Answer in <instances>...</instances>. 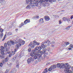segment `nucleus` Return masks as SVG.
Segmentation results:
<instances>
[{
	"label": "nucleus",
	"instance_id": "f257e3e1",
	"mask_svg": "<svg viewBox=\"0 0 73 73\" xmlns=\"http://www.w3.org/2000/svg\"><path fill=\"white\" fill-rule=\"evenodd\" d=\"M57 66L58 68H59L60 69H64L65 68L66 71L65 72L66 73H72V71H73V67L71 68V66L69 65V64H57ZM71 69L72 70H69Z\"/></svg>",
	"mask_w": 73,
	"mask_h": 73
},
{
	"label": "nucleus",
	"instance_id": "f03ea898",
	"mask_svg": "<svg viewBox=\"0 0 73 73\" xmlns=\"http://www.w3.org/2000/svg\"><path fill=\"white\" fill-rule=\"evenodd\" d=\"M42 50L41 51L40 50H39L38 51V54L39 57H41L42 56V54H45V52L46 51V49L45 48H43Z\"/></svg>",
	"mask_w": 73,
	"mask_h": 73
},
{
	"label": "nucleus",
	"instance_id": "7ed1b4c3",
	"mask_svg": "<svg viewBox=\"0 0 73 73\" xmlns=\"http://www.w3.org/2000/svg\"><path fill=\"white\" fill-rule=\"evenodd\" d=\"M21 42H22V40L21 39H19L16 44V45L15 46V48L17 49H18L19 48V46H21Z\"/></svg>",
	"mask_w": 73,
	"mask_h": 73
},
{
	"label": "nucleus",
	"instance_id": "20e7f679",
	"mask_svg": "<svg viewBox=\"0 0 73 73\" xmlns=\"http://www.w3.org/2000/svg\"><path fill=\"white\" fill-rule=\"evenodd\" d=\"M38 52H32L30 54V56L32 57H33L34 56H37L38 57Z\"/></svg>",
	"mask_w": 73,
	"mask_h": 73
},
{
	"label": "nucleus",
	"instance_id": "39448f33",
	"mask_svg": "<svg viewBox=\"0 0 73 73\" xmlns=\"http://www.w3.org/2000/svg\"><path fill=\"white\" fill-rule=\"evenodd\" d=\"M38 1H37V0L36 1L35 0H33L32 2L33 4L34 5L35 4L36 7H38Z\"/></svg>",
	"mask_w": 73,
	"mask_h": 73
},
{
	"label": "nucleus",
	"instance_id": "423d86ee",
	"mask_svg": "<svg viewBox=\"0 0 73 73\" xmlns=\"http://www.w3.org/2000/svg\"><path fill=\"white\" fill-rule=\"evenodd\" d=\"M44 19L46 21H49L50 20L49 17L47 16H45L44 17Z\"/></svg>",
	"mask_w": 73,
	"mask_h": 73
},
{
	"label": "nucleus",
	"instance_id": "0eeeda50",
	"mask_svg": "<svg viewBox=\"0 0 73 73\" xmlns=\"http://www.w3.org/2000/svg\"><path fill=\"white\" fill-rule=\"evenodd\" d=\"M30 20H28V19H26V20H25L24 22V23L25 24H27V23H30Z\"/></svg>",
	"mask_w": 73,
	"mask_h": 73
},
{
	"label": "nucleus",
	"instance_id": "6e6552de",
	"mask_svg": "<svg viewBox=\"0 0 73 73\" xmlns=\"http://www.w3.org/2000/svg\"><path fill=\"white\" fill-rule=\"evenodd\" d=\"M36 45L34 43V42H33V43H32L31 44V49H33L34 48H35V46Z\"/></svg>",
	"mask_w": 73,
	"mask_h": 73
},
{
	"label": "nucleus",
	"instance_id": "1a4fd4ad",
	"mask_svg": "<svg viewBox=\"0 0 73 73\" xmlns=\"http://www.w3.org/2000/svg\"><path fill=\"white\" fill-rule=\"evenodd\" d=\"M48 42H50V40H45L42 43V44H47Z\"/></svg>",
	"mask_w": 73,
	"mask_h": 73
},
{
	"label": "nucleus",
	"instance_id": "9d476101",
	"mask_svg": "<svg viewBox=\"0 0 73 73\" xmlns=\"http://www.w3.org/2000/svg\"><path fill=\"white\" fill-rule=\"evenodd\" d=\"M29 5L30 6L31 8H34L35 7V5H33V3H29Z\"/></svg>",
	"mask_w": 73,
	"mask_h": 73
},
{
	"label": "nucleus",
	"instance_id": "9b49d317",
	"mask_svg": "<svg viewBox=\"0 0 73 73\" xmlns=\"http://www.w3.org/2000/svg\"><path fill=\"white\" fill-rule=\"evenodd\" d=\"M34 42V44H35L36 45H39L40 44V43L38 42H36V40H34L33 41Z\"/></svg>",
	"mask_w": 73,
	"mask_h": 73
},
{
	"label": "nucleus",
	"instance_id": "f8f14e48",
	"mask_svg": "<svg viewBox=\"0 0 73 73\" xmlns=\"http://www.w3.org/2000/svg\"><path fill=\"white\" fill-rule=\"evenodd\" d=\"M37 1H38V4H39V5H42V0H37Z\"/></svg>",
	"mask_w": 73,
	"mask_h": 73
},
{
	"label": "nucleus",
	"instance_id": "ddd939ff",
	"mask_svg": "<svg viewBox=\"0 0 73 73\" xmlns=\"http://www.w3.org/2000/svg\"><path fill=\"white\" fill-rule=\"evenodd\" d=\"M51 66L52 69H55V68H57V66H56V65H52Z\"/></svg>",
	"mask_w": 73,
	"mask_h": 73
},
{
	"label": "nucleus",
	"instance_id": "4468645a",
	"mask_svg": "<svg viewBox=\"0 0 73 73\" xmlns=\"http://www.w3.org/2000/svg\"><path fill=\"white\" fill-rule=\"evenodd\" d=\"M1 54H2V55H5V54H4V52H5V50H1Z\"/></svg>",
	"mask_w": 73,
	"mask_h": 73
},
{
	"label": "nucleus",
	"instance_id": "2eb2a0df",
	"mask_svg": "<svg viewBox=\"0 0 73 73\" xmlns=\"http://www.w3.org/2000/svg\"><path fill=\"white\" fill-rule=\"evenodd\" d=\"M6 34L7 35V36H9L10 35H11L12 34V33L10 32L9 33H6Z\"/></svg>",
	"mask_w": 73,
	"mask_h": 73
},
{
	"label": "nucleus",
	"instance_id": "dca6fc26",
	"mask_svg": "<svg viewBox=\"0 0 73 73\" xmlns=\"http://www.w3.org/2000/svg\"><path fill=\"white\" fill-rule=\"evenodd\" d=\"M27 61L28 64H30L31 62V60L30 58H29L28 59Z\"/></svg>",
	"mask_w": 73,
	"mask_h": 73
},
{
	"label": "nucleus",
	"instance_id": "f3484780",
	"mask_svg": "<svg viewBox=\"0 0 73 73\" xmlns=\"http://www.w3.org/2000/svg\"><path fill=\"white\" fill-rule=\"evenodd\" d=\"M0 58L3 59L4 58V55L1 54L0 55Z\"/></svg>",
	"mask_w": 73,
	"mask_h": 73
},
{
	"label": "nucleus",
	"instance_id": "a211bd4d",
	"mask_svg": "<svg viewBox=\"0 0 73 73\" xmlns=\"http://www.w3.org/2000/svg\"><path fill=\"white\" fill-rule=\"evenodd\" d=\"M10 42L12 44H13V45H14L15 44V43L12 40H10Z\"/></svg>",
	"mask_w": 73,
	"mask_h": 73
},
{
	"label": "nucleus",
	"instance_id": "6ab92c4d",
	"mask_svg": "<svg viewBox=\"0 0 73 73\" xmlns=\"http://www.w3.org/2000/svg\"><path fill=\"white\" fill-rule=\"evenodd\" d=\"M48 1L50 3H52V1H53V2H55L56 0H48Z\"/></svg>",
	"mask_w": 73,
	"mask_h": 73
},
{
	"label": "nucleus",
	"instance_id": "aec40b11",
	"mask_svg": "<svg viewBox=\"0 0 73 73\" xmlns=\"http://www.w3.org/2000/svg\"><path fill=\"white\" fill-rule=\"evenodd\" d=\"M40 22L41 23H44V21H43V19H40Z\"/></svg>",
	"mask_w": 73,
	"mask_h": 73
},
{
	"label": "nucleus",
	"instance_id": "412c9836",
	"mask_svg": "<svg viewBox=\"0 0 73 73\" xmlns=\"http://www.w3.org/2000/svg\"><path fill=\"white\" fill-rule=\"evenodd\" d=\"M52 68L51 67V66H50V67L49 68L48 70V71H52Z\"/></svg>",
	"mask_w": 73,
	"mask_h": 73
},
{
	"label": "nucleus",
	"instance_id": "4be33fe9",
	"mask_svg": "<svg viewBox=\"0 0 73 73\" xmlns=\"http://www.w3.org/2000/svg\"><path fill=\"white\" fill-rule=\"evenodd\" d=\"M1 50H4L3 49H5V48L3 46H1Z\"/></svg>",
	"mask_w": 73,
	"mask_h": 73
},
{
	"label": "nucleus",
	"instance_id": "5701e85b",
	"mask_svg": "<svg viewBox=\"0 0 73 73\" xmlns=\"http://www.w3.org/2000/svg\"><path fill=\"white\" fill-rule=\"evenodd\" d=\"M41 46L43 48H45V46H44V44H41Z\"/></svg>",
	"mask_w": 73,
	"mask_h": 73
},
{
	"label": "nucleus",
	"instance_id": "b1692460",
	"mask_svg": "<svg viewBox=\"0 0 73 73\" xmlns=\"http://www.w3.org/2000/svg\"><path fill=\"white\" fill-rule=\"evenodd\" d=\"M13 61L15 62V60H16V57H15L13 58L12 59Z\"/></svg>",
	"mask_w": 73,
	"mask_h": 73
},
{
	"label": "nucleus",
	"instance_id": "393cba45",
	"mask_svg": "<svg viewBox=\"0 0 73 73\" xmlns=\"http://www.w3.org/2000/svg\"><path fill=\"white\" fill-rule=\"evenodd\" d=\"M31 7L29 6V5H28L26 7V8L27 9H30Z\"/></svg>",
	"mask_w": 73,
	"mask_h": 73
},
{
	"label": "nucleus",
	"instance_id": "a878e982",
	"mask_svg": "<svg viewBox=\"0 0 73 73\" xmlns=\"http://www.w3.org/2000/svg\"><path fill=\"white\" fill-rule=\"evenodd\" d=\"M30 59L31 60V61H34V58L33 57H30Z\"/></svg>",
	"mask_w": 73,
	"mask_h": 73
},
{
	"label": "nucleus",
	"instance_id": "bb28decb",
	"mask_svg": "<svg viewBox=\"0 0 73 73\" xmlns=\"http://www.w3.org/2000/svg\"><path fill=\"white\" fill-rule=\"evenodd\" d=\"M38 48H39V49L40 50H41V49H42L43 48H42V47L41 46H39L38 47Z\"/></svg>",
	"mask_w": 73,
	"mask_h": 73
},
{
	"label": "nucleus",
	"instance_id": "cd10ccee",
	"mask_svg": "<svg viewBox=\"0 0 73 73\" xmlns=\"http://www.w3.org/2000/svg\"><path fill=\"white\" fill-rule=\"evenodd\" d=\"M42 5L43 7H46V4L45 3H43L42 4Z\"/></svg>",
	"mask_w": 73,
	"mask_h": 73
},
{
	"label": "nucleus",
	"instance_id": "c85d7f7f",
	"mask_svg": "<svg viewBox=\"0 0 73 73\" xmlns=\"http://www.w3.org/2000/svg\"><path fill=\"white\" fill-rule=\"evenodd\" d=\"M7 44L9 46H11V43L9 42H7Z\"/></svg>",
	"mask_w": 73,
	"mask_h": 73
},
{
	"label": "nucleus",
	"instance_id": "c756f323",
	"mask_svg": "<svg viewBox=\"0 0 73 73\" xmlns=\"http://www.w3.org/2000/svg\"><path fill=\"white\" fill-rule=\"evenodd\" d=\"M21 24L19 26V28H21V27H22V26H23V25H24V23H21Z\"/></svg>",
	"mask_w": 73,
	"mask_h": 73
},
{
	"label": "nucleus",
	"instance_id": "7c9ffc66",
	"mask_svg": "<svg viewBox=\"0 0 73 73\" xmlns=\"http://www.w3.org/2000/svg\"><path fill=\"white\" fill-rule=\"evenodd\" d=\"M5 62H7V61H8V58H5Z\"/></svg>",
	"mask_w": 73,
	"mask_h": 73
},
{
	"label": "nucleus",
	"instance_id": "2f4dec72",
	"mask_svg": "<svg viewBox=\"0 0 73 73\" xmlns=\"http://www.w3.org/2000/svg\"><path fill=\"white\" fill-rule=\"evenodd\" d=\"M69 44H70V43H69V42H67L66 43H65L64 44V45H69Z\"/></svg>",
	"mask_w": 73,
	"mask_h": 73
},
{
	"label": "nucleus",
	"instance_id": "473e14b6",
	"mask_svg": "<svg viewBox=\"0 0 73 73\" xmlns=\"http://www.w3.org/2000/svg\"><path fill=\"white\" fill-rule=\"evenodd\" d=\"M3 31H4V30L2 29H0V32H1V33H3Z\"/></svg>",
	"mask_w": 73,
	"mask_h": 73
},
{
	"label": "nucleus",
	"instance_id": "72a5a7b5",
	"mask_svg": "<svg viewBox=\"0 0 73 73\" xmlns=\"http://www.w3.org/2000/svg\"><path fill=\"white\" fill-rule=\"evenodd\" d=\"M50 47H48V48H47V50L48 51V52L50 51Z\"/></svg>",
	"mask_w": 73,
	"mask_h": 73
},
{
	"label": "nucleus",
	"instance_id": "f704fd0d",
	"mask_svg": "<svg viewBox=\"0 0 73 73\" xmlns=\"http://www.w3.org/2000/svg\"><path fill=\"white\" fill-rule=\"evenodd\" d=\"M72 46H73V45L72 44H70L69 46V47H70V48H73Z\"/></svg>",
	"mask_w": 73,
	"mask_h": 73
},
{
	"label": "nucleus",
	"instance_id": "c9c22d12",
	"mask_svg": "<svg viewBox=\"0 0 73 73\" xmlns=\"http://www.w3.org/2000/svg\"><path fill=\"white\" fill-rule=\"evenodd\" d=\"M33 58H34V60H36V59L37 58V56H34Z\"/></svg>",
	"mask_w": 73,
	"mask_h": 73
},
{
	"label": "nucleus",
	"instance_id": "e433bc0d",
	"mask_svg": "<svg viewBox=\"0 0 73 73\" xmlns=\"http://www.w3.org/2000/svg\"><path fill=\"white\" fill-rule=\"evenodd\" d=\"M63 20L64 21H66V20H67V18H66L65 17H64L63 18Z\"/></svg>",
	"mask_w": 73,
	"mask_h": 73
},
{
	"label": "nucleus",
	"instance_id": "4c0bfd02",
	"mask_svg": "<svg viewBox=\"0 0 73 73\" xmlns=\"http://www.w3.org/2000/svg\"><path fill=\"white\" fill-rule=\"evenodd\" d=\"M44 71L46 72H47L48 71V68H46L44 70Z\"/></svg>",
	"mask_w": 73,
	"mask_h": 73
},
{
	"label": "nucleus",
	"instance_id": "58836bf2",
	"mask_svg": "<svg viewBox=\"0 0 73 73\" xmlns=\"http://www.w3.org/2000/svg\"><path fill=\"white\" fill-rule=\"evenodd\" d=\"M6 35H5L4 36V38L3 39L2 41H4L5 39V37H6Z\"/></svg>",
	"mask_w": 73,
	"mask_h": 73
},
{
	"label": "nucleus",
	"instance_id": "ea45409f",
	"mask_svg": "<svg viewBox=\"0 0 73 73\" xmlns=\"http://www.w3.org/2000/svg\"><path fill=\"white\" fill-rule=\"evenodd\" d=\"M4 46L5 47V48H6L7 46V44L6 43H5Z\"/></svg>",
	"mask_w": 73,
	"mask_h": 73
},
{
	"label": "nucleus",
	"instance_id": "a19ab883",
	"mask_svg": "<svg viewBox=\"0 0 73 73\" xmlns=\"http://www.w3.org/2000/svg\"><path fill=\"white\" fill-rule=\"evenodd\" d=\"M26 2L27 4H28V3H29V0H26Z\"/></svg>",
	"mask_w": 73,
	"mask_h": 73
},
{
	"label": "nucleus",
	"instance_id": "79ce46f5",
	"mask_svg": "<svg viewBox=\"0 0 73 73\" xmlns=\"http://www.w3.org/2000/svg\"><path fill=\"white\" fill-rule=\"evenodd\" d=\"M11 54L12 55H14L15 54V51H13L12 52Z\"/></svg>",
	"mask_w": 73,
	"mask_h": 73
},
{
	"label": "nucleus",
	"instance_id": "37998d69",
	"mask_svg": "<svg viewBox=\"0 0 73 73\" xmlns=\"http://www.w3.org/2000/svg\"><path fill=\"white\" fill-rule=\"evenodd\" d=\"M12 56V55L11 54H9V57H11Z\"/></svg>",
	"mask_w": 73,
	"mask_h": 73
},
{
	"label": "nucleus",
	"instance_id": "c03bdc74",
	"mask_svg": "<svg viewBox=\"0 0 73 73\" xmlns=\"http://www.w3.org/2000/svg\"><path fill=\"white\" fill-rule=\"evenodd\" d=\"M28 52H30L31 51V48H29L28 49Z\"/></svg>",
	"mask_w": 73,
	"mask_h": 73
},
{
	"label": "nucleus",
	"instance_id": "a18cd8bd",
	"mask_svg": "<svg viewBox=\"0 0 73 73\" xmlns=\"http://www.w3.org/2000/svg\"><path fill=\"white\" fill-rule=\"evenodd\" d=\"M33 51L34 52H37V51H36V48L34 49L33 50Z\"/></svg>",
	"mask_w": 73,
	"mask_h": 73
},
{
	"label": "nucleus",
	"instance_id": "49530a36",
	"mask_svg": "<svg viewBox=\"0 0 73 73\" xmlns=\"http://www.w3.org/2000/svg\"><path fill=\"white\" fill-rule=\"evenodd\" d=\"M3 33H2L1 34V35H0V36H1V37H3Z\"/></svg>",
	"mask_w": 73,
	"mask_h": 73
},
{
	"label": "nucleus",
	"instance_id": "de8ad7c7",
	"mask_svg": "<svg viewBox=\"0 0 73 73\" xmlns=\"http://www.w3.org/2000/svg\"><path fill=\"white\" fill-rule=\"evenodd\" d=\"M17 68H18V69H19V64H17L16 65Z\"/></svg>",
	"mask_w": 73,
	"mask_h": 73
},
{
	"label": "nucleus",
	"instance_id": "09e8293b",
	"mask_svg": "<svg viewBox=\"0 0 73 73\" xmlns=\"http://www.w3.org/2000/svg\"><path fill=\"white\" fill-rule=\"evenodd\" d=\"M35 48L37 51V50H38V49H39L38 47Z\"/></svg>",
	"mask_w": 73,
	"mask_h": 73
},
{
	"label": "nucleus",
	"instance_id": "8fccbe9b",
	"mask_svg": "<svg viewBox=\"0 0 73 73\" xmlns=\"http://www.w3.org/2000/svg\"><path fill=\"white\" fill-rule=\"evenodd\" d=\"M11 64H7V66H9V67H11Z\"/></svg>",
	"mask_w": 73,
	"mask_h": 73
},
{
	"label": "nucleus",
	"instance_id": "3c124183",
	"mask_svg": "<svg viewBox=\"0 0 73 73\" xmlns=\"http://www.w3.org/2000/svg\"><path fill=\"white\" fill-rule=\"evenodd\" d=\"M22 43H23V44H25V42L24 41H22V40L21 44H22Z\"/></svg>",
	"mask_w": 73,
	"mask_h": 73
},
{
	"label": "nucleus",
	"instance_id": "603ef678",
	"mask_svg": "<svg viewBox=\"0 0 73 73\" xmlns=\"http://www.w3.org/2000/svg\"><path fill=\"white\" fill-rule=\"evenodd\" d=\"M67 21H68V22L69 21H70V19H69V18H68V19H67Z\"/></svg>",
	"mask_w": 73,
	"mask_h": 73
},
{
	"label": "nucleus",
	"instance_id": "864d4df0",
	"mask_svg": "<svg viewBox=\"0 0 73 73\" xmlns=\"http://www.w3.org/2000/svg\"><path fill=\"white\" fill-rule=\"evenodd\" d=\"M70 27H71V26L68 27H67V28H66V29H69Z\"/></svg>",
	"mask_w": 73,
	"mask_h": 73
},
{
	"label": "nucleus",
	"instance_id": "5fc2aeb1",
	"mask_svg": "<svg viewBox=\"0 0 73 73\" xmlns=\"http://www.w3.org/2000/svg\"><path fill=\"white\" fill-rule=\"evenodd\" d=\"M61 64H68V63H66L64 64L63 63H61Z\"/></svg>",
	"mask_w": 73,
	"mask_h": 73
},
{
	"label": "nucleus",
	"instance_id": "6e6d98bb",
	"mask_svg": "<svg viewBox=\"0 0 73 73\" xmlns=\"http://www.w3.org/2000/svg\"><path fill=\"white\" fill-rule=\"evenodd\" d=\"M8 71H9L7 69L6 70L5 72L7 73H8Z\"/></svg>",
	"mask_w": 73,
	"mask_h": 73
},
{
	"label": "nucleus",
	"instance_id": "4d7b16f0",
	"mask_svg": "<svg viewBox=\"0 0 73 73\" xmlns=\"http://www.w3.org/2000/svg\"><path fill=\"white\" fill-rule=\"evenodd\" d=\"M33 0H30V1H29V2L30 3H32V2H33Z\"/></svg>",
	"mask_w": 73,
	"mask_h": 73
},
{
	"label": "nucleus",
	"instance_id": "13d9d810",
	"mask_svg": "<svg viewBox=\"0 0 73 73\" xmlns=\"http://www.w3.org/2000/svg\"><path fill=\"white\" fill-rule=\"evenodd\" d=\"M42 2H45V1H46V0H42Z\"/></svg>",
	"mask_w": 73,
	"mask_h": 73
},
{
	"label": "nucleus",
	"instance_id": "bf43d9fd",
	"mask_svg": "<svg viewBox=\"0 0 73 73\" xmlns=\"http://www.w3.org/2000/svg\"><path fill=\"white\" fill-rule=\"evenodd\" d=\"M32 44V42H31L30 43V44H29V46H31V44Z\"/></svg>",
	"mask_w": 73,
	"mask_h": 73
},
{
	"label": "nucleus",
	"instance_id": "052dcab7",
	"mask_svg": "<svg viewBox=\"0 0 73 73\" xmlns=\"http://www.w3.org/2000/svg\"><path fill=\"white\" fill-rule=\"evenodd\" d=\"M3 66V64H0V66L1 67H2Z\"/></svg>",
	"mask_w": 73,
	"mask_h": 73
},
{
	"label": "nucleus",
	"instance_id": "680f3d73",
	"mask_svg": "<svg viewBox=\"0 0 73 73\" xmlns=\"http://www.w3.org/2000/svg\"><path fill=\"white\" fill-rule=\"evenodd\" d=\"M70 18L71 19H72L73 18V15H72V16H71Z\"/></svg>",
	"mask_w": 73,
	"mask_h": 73
},
{
	"label": "nucleus",
	"instance_id": "e2e57ef3",
	"mask_svg": "<svg viewBox=\"0 0 73 73\" xmlns=\"http://www.w3.org/2000/svg\"><path fill=\"white\" fill-rule=\"evenodd\" d=\"M39 17L38 16H36L35 17V18H38Z\"/></svg>",
	"mask_w": 73,
	"mask_h": 73
},
{
	"label": "nucleus",
	"instance_id": "0e129e2a",
	"mask_svg": "<svg viewBox=\"0 0 73 73\" xmlns=\"http://www.w3.org/2000/svg\"><path fill=\"white\" fill-rule=\"evenodd\" d=\"M1 1L2 3L4 2V0H1Z\"/></svg>",
	"mask_w": 73,
	"mask_h": 73
},
{
	"label": "nucleus",
	"instance_id": "69168bd1",
	"mask_svg": "<svg viewBox=\"0 0 73 73\" xmlns=\"http://www.w3.org/2000/svg\"><path fill=\"white\" fill-rule=\"evenodd\" d=\"M51 46H52V47H54V45H53V44H52L51 45Z\"/></svg>",
	"mask_w": 73,
	"mask_h": 73
},
{
	"label": "nucleus",
	"instance_id": "338daca9",
	"mask_svg": "<svg viewBox=\"0 0 73 73\" xmlns=\"http://www.w3.org/2000/svg\"><path fill=\"white\" fill-rule=\"evenodd\" d=\"M47 72H46V71H44L42 73H46Z\"/></svg>",
	"mask_w": 73,
	"mask_h": 73
},
{
	"label": "nucleus",
	"instance_id": "774afa93",
	"mask_svg": "<svg viewBox=\"0 0 73 73\" xmlns=\"http://www.w3.org/2000/svg\"><path fill=\"white\" fill-rule=\"evenodd\" d=\"M50 64V62H47L46 63V64Z\"/></svg>",
	"mask_w": 73,
	"mask_h": 73
}]
</instances>
